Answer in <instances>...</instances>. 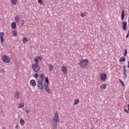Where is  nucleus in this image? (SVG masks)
<instances>
[{
  "label": "nucleus",
  "instance_id": "39448f33",
  "mask_svg": "<svg viewBox=\"0 0 129 129\" xmlns=\"http://www.w3.org/2000/svg\"><path fill=\"white\" fill-rule=\"evenodd\" d=\"M37 85H38V88H39L40 89H41V90H42V91H43L44 89V83L43 82V81L41 80L38 81Z\"/></svg>",
  "mask_w": 129,
  "mask_h": 129
},
{
  "label": "nucleus",
  "instance_id": "473e14b6",
  "mask_svg": "<svg viewBox=\"0 0 129 129\" xmlns=\"http://www.w3.org/2000/svg\"><path fill=\"white\" fill-rule=\"evenodd\" d=\"M126 55H127V50H126V49L124 50V56H126Z\"/></svg>",
  "mask_w": 129,
  "mask_h": 129
},
{
  "label": "nucleus",
  "instance_id": "4c0bfd02",
  "mask_svg": "<svg viewBox=\"0 0 129 129\" xmlns=\"http://www.w3.org/2000/svg\"><path fill=\"white\" fill-rule=\"evenodd\" d=\"M15 127H16V128H18V127H19V126L18 125H17Z\"/></svg>",
  "mask_w": 129,
  "mask_h": 129
},
{
  "label": "nucleus",
  "instance_id": "e433bc0d",
  "mask_svg": "<svg viewBox=\"0 0 129 129\" xmlns=\"http://www.w3.org/2000/svg\"><path fill=\"white\" fill-rule=\"evenodd\" d=\"M128 36H129V34L128 33H127L126 35V39H127V38H128Z\"/></svg>",
  "mask_w": 129,
  "mask_h": 129
},
{
  "label": "nucleus",
  "instance_id": "b1692460",
  "mask_svg": "<svg viewBox=\"0 0 129 129\" xmlns=\"http://www.w3.org/2000/svg\"><path fill=\"white\" fill-rule=\"evenodd\" d=\"M11 3L12 5H17V3H18V0H10Z\"/></svg>",
  "mask_w": 129,
  "mask_h": 129
},
{
  "label": "nucleus",
  "instance_id": "a211bd4d",
  "mask_svg": "<svg viewBox=\"0 0 129 129\" xmlns=\"http://www.w3.org/2000/svg\"><path fill=\"white\" fill-rule=\"evenodd\" d=\"M25 107V103H19L18 108H23Z\"/></svg>",
  "mask_w": 129,
  "mask_h": 129
},
{
  "label": "nucleus",
  "instance_id": "f257e3e1",
  "mask_svg": "<svg viewBox=\"0 0 129 129\" xmlns=\"http://www.w3.org/2000/svg\"><path fill=\"white\" fill-rule=\"evenodd\" d=\"M79 64L82 68H85L88 65V59L82 58L79 60Z\"/></svg>",
  "mask_w": 129,
  "mask_h": 129
},
{
  "label": "nucleus",
  "instance_id": "20e7f679",
  "mask_svg": "<svg viewBox=\"0 0 129 129\" xmlns=\"http://www.w3.org/2000/svg\"><path fill=\"white\" fill-rule=\"evenodd\" d=\"M2 60L5 63H10L11 62V57L9 55H4L2 56Z\"/></svg>",
  "mask_w": 129,
  "mask_h": 129
},
{
  "label": "nucleus",
  "instance_id": "4be33fe9",
  "mask_svg": "<svg viewBox=\"0 0 129 129\" xmlns=\"http://www.w3.org/2000/svg\"><path fill=\"white\" fill-rule=\"evenodd\" d=\"M30 83L31 84V85H32V86H36V81H35V80H31L30 81Z\"/></svg>",
  "mask_w": 129,
  "mask_h": 129
},
{
  "label": "nucleus",
  "instance_id": "0eeeda50",
  "mask_svg": "<svg viewBox=\"0 0 129 129\" xmlns=\"http://www.w3.org/2000/svg\"><path fill=\"white\" fill-rule=\"evenodd\" d=\"M44 90L46 92L48 93L49 94H51V90H50V88H49V87L48 86V84H44Z\"/></svg>",
  "mask_w": 129,
  "mask_h": 129
},
{
  "label": "nucleus",
  "instance_id": "58836bf2",
  "mask_svg": "<svg viewBox=\"0 0 129 129\" xmlns=\"http://www.w3.org/2000/svg\"><path fill=\"white\" fill-rule=\"evenodd\" d=\"M22 22H23V25H24V20H22Z\"/></svg>",
  "mask_w": 129,
  "mask_h": 129
},
{
  "label": "nucleus",
  "instance_id": "dca6fc26",
  "mask_svg": "<svg viewBox=\"0 0 129 129\" xmlns=\"http://www.w3.org/2000/svg\"><path fill=\"white\" fill-rule=\"evenodd\" d=\"M20 92L19 91H16L15 92V93L14 94V97H15V98H16V99H18V98H20Z\"/></svg>",
  "mask_w": 129,
  "mask_h": 129
},
{
  "label": "nucleus",
  "instance_id": "2f4dec72",
  "mask_svg": "<svg viewBox=\"0 0 129 129\" xmlns=\"http://www.w3.org/2000/svg\"><path fill=\"white\" fill-rule=\"evenodd\" d=\"M45 81L46 84H48L49 83V79H48V77L45 78Z\"/></svg>",
  "mask_w": 129,
  "mask_h": 129
},
{
  "label": "nucleus",
  "instance_id": "bb28decb",
  "mask_svg": "<svg viewBox=\"0 0 129 129\" xmlns=\"http://www.w3.org/2000/svg\"><path fill=\"white\" fill-rule=\"evenodd\" d=\"M124 61H125V57H124V56L120 57V59L119 60V62H124Z\"/></svg>",
  "mask_w": 129,
  "mask_h": 129
},
{
  "label": "nucleus",
  "instance_id": "6ab92c4d",
  "mask_svg": "<svg viewBox=\"0 0 129 129\" xmlns=\"http://www.w3.org/2000/svg\"><path fill=\"white\" fill-rule=\"evenodd\" d=\"M20 124L22 126H24L25 125V120L24 119H20Z\"/></svg>",
  "mask_w": 129,
  "mask_h": 129
},
{
  "label": "nucleus",
  "instance_id": "f8f14e48",
  "mask_svg": "<svg viewBox=\"0 0 129 129\" xmlns=\"http://www.w3.org/2000/svg\"><path fill=\"white\" fill-rule=\"evenodd\" d=\"M122 29L123 31H125V30H126V26L127 25V22L122 21Z\"/></svg>",
  "mask_w": 129,
  "mask_h": 129
},
{
  "label": "nucleus",
  "instance_id": "ddd939ff",
  "mask_svg": "<svg viewBox=\"0 0 129 129\" xmlns=\"http://www.w3.org/2000/svg\"><path fill=\"white\" fill-rule=\"evenodd\" d=\"M11 28L13 30H16V29H17V23L15 22H13L11 23Z\"/></svg>",
  "mask_w": 129,
  "mask_h": 129
},
{
  "label": "nucleus",
  "instance_id": "423d86ee",
  "mask_svg": "<svg viewBox=\"0 0 129 129\" xmlns=\"http://www.w3.org/2000/svg\"><path fill=\"white\" fill-rule=\"evenodd\" d=\"M61 71L63 74H67L68 73V68L67 66L63 65L61 67Z\"/></svg>",
  "mask_w": 129,
  "mask_h": 129
},
{
  "label": "nucleus",
  "instance_id": "a878e982",
  "mask_svg": "<svg viewBox=\"0 0 129 129\" xmlns=\"http://www.w3.org/2000/svg\"><path fill=\"white\" fill-rule=\"evenodd\" d=\"M22 42L23 44H26V43L28 42V38L26 37H24L22 39Z\"/></svg>",
  "mask_w": 129,
  "mask_h": 129
},
{
  "label": "nucleus",
  "instance_id": "6e6552de",
  "mask_svg": "<svg viewBox=\"0 0 129 129\" xmlns=\"http://www.w3.org/2000/svg\"><path fill=\"white\" fill-rule=\"evenodd\" d=\"M39 60L40 61H42V56H37L34 58V61L35 62V64H39Z\"/></svg>",
  "mask_w": 129,
  "mask_h": 129
},
{
  "label": "nucleus",
  "instance_id": "f3484780",
  "mask_svg": "<svg viewBox=\"0 0 129 129\" xmlns=\"http://www.w3.org/2000/svg\"><path fill=\"white\" fill-rule=\"evenodd\" d=\"M39 77L40 78L38 79V81H43V80L45 79V75H44L43 74H41L39 75Z\"/></svg>",
  "mask_w": 129,
  "mask_h": 129
},
{
  "label": "nucleus",
  "instance_id": "aec40b11",
  "mask_svg": "<svg viewBox=\"0 0 129 129\" xmlns=\"http://www.w3.org/2000/svg\"><path fill=\"white\" fill-rule=\"evenodd\" d=\"M124 10H123L121 12V21H123L124 20Z\"/></svg>",
  "mask_w": 129,
  "mask_h": 129
},
{
  "label": "nucleus",
  "instance_id": "c9c22d12",
  "mask_svg": "<svg viewBox=\"0 0 129 129\" xmlns=\"http://www.w3.org/2000/svg\"><path fill=\"white\" fill-rule=\"evenodd\" d=\"M124 110L125 112H126V113H128V111H127V109H124Z\"/></svg>",
  "mask_w": 129,
  "mask_h": 129
},
{
  "label": "nucleus",
  "instance_id": "c756f323",
  "mask_svg": "<svg viewBox=\"0 0 129 129\" xmlns=\"http://www.w3.org/2000/svg\"><path fill=\"white\" fill-rule=\"evenodd\" d=\"M119 82H120V83H121L122 87H124V83H123V82H122V81H121V80L120 79L119 80Z\"/></svg>",
  "mask_w": 129,
  "mask_h": 129
},
{
  "label": "nucleus",
  "instance_id": "1a4fd4ad",
  "mask_svg": "<svg viewBox=\"0 0 129 129\" xmlns=\"http://www.w3.org/2000/svg\"><path fill=\"white\" fill-rule=\"evenodd\" d=\"M4 37H5V33L2 32L0 33V39L1 41V43H4L5 42V38H4Z\"/></svg>",
  "mask_w": 129,
  "mask_h": 129
},
{
  "label": "nucleus",
  "instance_id": "cd10ccee",
  "mask_svg": "<svg viewBox=\"0 0 129 129\" xmlns=\"http://www.w3.org/2000/svg\"><path fill=\"white\" fill-rule=\"evenodd\" d=\"M79 103V99H76L74 100V105H77Z\"/></svg>",
  "mask_w": 129,
  "mask_h": 129
},
{
  "label": "nucleus",
  "instance_id": "7c9ffc66",
  "mask_svg": "<svg viewBox=\"0 0 129 129\" xmlns=\"http://www.w3.org/2000/svg\"><path fill=\"white\" fill-rule=\"evenodd\" d=\"M38 4H40V5H44V3L42 0H38Z\"/></svg>",
  "mask_w": 129,
  "mask_h": 129
},
{
  "label": "nucleus",
  "instance_id": "4468645a",
  "mask_svg": "<svg viewBox=\"0 0 129 129\" xmlns=\"http://www.w3.org/2000/svg\"><path fill=\"white\" fill-rule=\"evenodd\" d=\"M123 68L124 78H126V77H127V75L126 74V69L125 68V66H123Z\"/></svg>",
  "mask_w": 129,
  "mask_h": 129
},
{
  "label": "nucleus",
  "instance_id": "a19ab883",
  "mask_svg": "<svg viewBox=\"0 0 129 129\" xmlns=\"http://www.w3.org/2000/svg\"><path fill=\"white\" fill-rule=\"evenodd\" d=\"M90 129H94L93 127H92Z\"/></svg>",
  "mask_w": 129,
  "mask_h": 129
},
{
  "label": "nucleus",
  "instance_id": "9b49d317",
  "mask_svg": "<svg viewBox=\"0 0 129 129\" xmlns=\"http://www.w3.org/2000/svg\"><path fill=\"white\" fill-rule=\"evenodd\" d=\"M57 123L53 122L51 123V126L52 129H57L58 128V124Z\"/></svg>",
  "mask_w": 129,
  "mask_h": 129
},
{
  "label": "nucleus",
  "instance_id": "9d476101",
  "mask_svg": "<svg viewBox=\"0 0 129 129\" xmlns=\"http://www.w3.org/2000/svg\"><path fill=\"white\" fill-rule=\"evenodd\" d=\"M107 76L105 74H102L100 78L102 81H106Z\"/></svg>",
  "mask_w": 129,
  "mask_h": 129
},
{
  "label": "nucleus",
  "instance_id": "f03ea898",
  "mask_svg": "<svg viewBox=\"0 0 129 129\" xmlns=\"http://www.w3.org/2000/svg\"><path fill=\"white\" fill-rule=\"evenodd\" d=\"M53 122H56L58 123L59 121H60V119H59V113L58 111H55L54 113V116L52 118Z\"/></svg>",
  "mask_w": 129,
  "mask_h": 129
},
{
  "label": "nucleus",
  "instance_id": "72a5a7b5",
  "mask_svg": "<svg viewBox=\"0 0 129 129\" xmlns=\"http://www.w3.org/2000/svg\"><path fill=\"white\" fill-rule=\"evenodd\" d=\"M34 76H35V78H38V77H39V74H35Z\"/></svg>",
  "mask_w": 129,
  "mask_h": 129
},
{
  "label": "nucleus",
  "instance_id": "412c9836",
  "mask_svg": "<svg viewBox=\"0 0 129 129\" xmlns=\"http://www.w3.org/2000/svg\"><path fill=\"white\" fill-rule=\"evenodd\" d=\"M15 19V22H16V23H19V22H20V17H19V16L17 15L14 18Z\"/></svg>",
  "mask_w": 129,
  "mask_h": 129
},
{
  "label": "nucleus",
  "instance_id": "5701e85b",
  "mask_svg": "<svg viewBox=\"0 0 129 129\" xmlns=\"http://www.w3.org/2000/svg\"><path fill=\"white\" fill-rule=\"evenodd\" d=\"M48 68L50 71H52L53 69H54V66L51 63L48 64Z\"/></svg>",
  "mask_w": 129,
  "mask_h": 129
},
{
  "label": "nucleus",
  "instance_id": "f704fd0d",
  "mask_svg": "<svg viewBox=\"0 0 129 129\" xmlns=\"http://www.w3.org/2000/svg\"><path fill=\"white\" fill-rule=\"evenodd\" d=\"M25 111L26 113H29L30 112V110L29 109H25Z\"/></svg>",
  "mask_w": 129,
  "mask_h": 129
},
{
  "label": "nucleus",
  "instance_id": "ea45409f",
  "mask_svg": "<svg viewBox=\"0 0 129 129\" xmlns=\"http://www.w3.org/2000/svg\"><path fill=\"white\" fill-rule=\"evenodd\" d=\"M2 71H3V72H4V71H5V70L2 69Z\"/></svg>",
  "mask_w": 129,
  "mask_h": 129
},
{
  "label": "nucleus",
  "instance_id": "393cba45",
  "mask_svg": "<svg viewBox=\"0 0 129 129\" xmlns=\"http://www.w3.org/2000/svg\"><path fill=\"white\" fill-rule=\"evenodd\" d=\"M12 34L15 37H18V31H17V30H13Z\"/></svg>",
  "mask_w": 129,
  "mask_h": 129
},
{
  "label": "nucleus",
  "instance_id": "7ed1b4c3",
  "mask_svg": "<svg viewBox=\"0 0 129 129\" xmlns=\"http://www.w3.org/2000/svg\"><path fill=\"white\" fill-rule=\"evenodd\" d=\"M32 68L33 70L34 71V72H36V73L38 72V71H40V70L41 69V68L39 65V63L33 64L32 66Z\"/></svg>",
  "mask_w": 129,
  "mask_h": 129
},
{
  "label": "nucleus",
  "instance_id": "c85d7f7f",
  "mask_svg": "<svg viewBox=\"0 0 129 129\" xmlns=\"http://www.w3.org/2000/svg\"><path fill=\"white\" fill-rule=\"evenodd\" d=\"M81 16L82 18H84V17H85V16H86V13L85 12H83L81 14Z\"/></svg>",
  "mask_w": 129,
  "mask_h": 129
},
{
  "label": "nucleus",
  "instance_id": "2eb2a0df",
  "mask_svg": "<svg viewBox=\"0 0 129 129\" xmlns=\"http://www.w3.org/2000/svg\"><path fill=\"white\" fill-rule=\"evenodd\" d=\"M100 89H101V90H105V89H106V84H102L101 85H100Z\"/></svg>",
  "mask_w": 129,
  "mask_h": 129
}]
</instances>
